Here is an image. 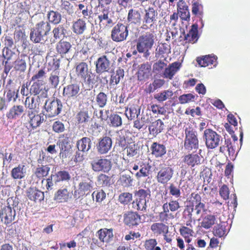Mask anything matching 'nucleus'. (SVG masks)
<instances>
[{"instance_id":"obj_47","label":"nucleus","mask_w":250,"mask_h":250,"mask_svg":"<svg viewBox=\"0 0 250 250\" xmlns=\"http://www.w3.org/2000/svg\"><path fill=\"white\" fill-rule=\"evenodd\" d=\"M173 94L174 93L171 90L167 89L163 90L162 92L155 94L154 95V98L159 102H162L167 99H171Z\"/></svg>"},{"instance_id":"obj_26","label":"nucleus","mask_w":250,"mask_h":250,"mask_svg":"<svg viewBox=\"0 0 250 250\" xmlns=\"http://www.w3.org/2000/svg\"><path fill=\"white\" fill-rule=\"evenodd\" d=\"M99 239L102 242L108 243L111 241L113 238V229L106 228L102 229L97 232Z\"/></svg>"},{"instance_id":"obj_18","label":"nucleus","mask_w":250,"mask_h":250,"mask_svg":"<svg viewBox=\"0 0 250 250\" xmlns=\"http://www.w3.org/2000/svg\"><path fill=\"white\" fill-rule=\"evenodd\" d=\"M56 50L62 57L68 55L72 51V45L70 42L61 39L56 46Z\"/></svg>"},{"instance_id":"obj_5","label":"nucleus","mask_w":250,"mask_h":250,"mask_svg":"<svg viewBox=\"0 0 250 250\" xmlns=\"http://www.w3.org/2000/svg\"><path fill=\"white\" fill-rule=\"evenodd\" d=\"M198 140L196 131L192 127L185 128V139L184 147L188 150L196 149L198 148Z\"/></svg>"},{"instance_id":"obj_15","label":"nucleus","mask_w":250,"mask_h":250,"mask_svg":"<svg viewBox=\"0 0 250 250\" xmlns=\"http://www.w3.org/2000/svg\"><path fill=\"white\" fill-rule=\"evenodd\" d=\"M112 145V140L109 137H103L99 140L97 145V151L101 154H106L111 149Z\"/></svg>"},{"instance_id":"obj_1","label":"nucleus","mask_w":250,"mask_h":250,"mask_svg":"<svg viewBox=\"0 0 250 250\" xmlns=\"http://www.w3.org/2000/svg\"><path fill=\"white\" fill-rule=\"evenodd\" d=\"M155 39V35L150 32L142 33L136 40V49L139 53H143V56L147 58L150 55Z\"/></svg>"},{"instance_id":"obj_10","label":"nucleus","mask_w":250,"mask_h":250,"mask_svg":"<svg viewBox=\"0 0 250 250\" xmlns=\"http://www.w3.org/2000/svg\"><path fill=\"white\" fill-rule=\"evenodd\" d=\"M96 72L97 74H102L108 72L111 67V62L106 55L99 57L95 62Z\"/></svg>"},{"instance_id":"obj_34","label":"nucleus","mask_w":250,"mask_h":250,"mask_svg":"<svg viewBox=\"0 0 250 250\" xmlns=\"http://www.w3.org/2000/svg\"><path fill=\"white\" fill-rule=\"evenodd\" d=\"M129 172L123 171L120 174L119 181L124 187H130L133 186L134 179L130 175Z\"/></svg>"},{"instance_id":"obj_46","label":"nucleus","mask_w":250,"mask_h":250,"mask_svg":"<svg viewBox=\"0 0 250 250\" xmlns=\"http://www.w3.org/2000/svg\"><path fill=\"white\" fill-rule=\"evenodd\" d=\"M52 32L55 39H62L66 37L67 30L63 25H59L53 29Z\"/></svg>"},{"instance_id":"obj_11","label":"nucleus","mask_w":250,"mask_h":250,"mask_svg":"<svg viewBox=\"0 0 250 250\" xmlns=\"http://www.w3.org/2000/svg\"><path fill=\"white\" fill-rule=\"evenodd\" d=\"M91 165L92 169L95 172H108L112 167L111 161L107 159L94 160L91 162Z\"/></svg>"},{"instance_id":"obj_24","label":"nucleus","mask_w":250,"mask_h":250,"mask_svg":"<svg viewBox=\"0 0 250 250\" xmlns=\"http://www.w3.org/2000/svg\"><path fill=\"white\" fill-rule=\"evenodd\" d=\"M178 13L180 15V18L184 21H188L190 18L188 6L186 5L185 2L181 0L177 3Z\"/></svg>"},{"instance_id":"obj_57","label":"nucleus","mask_w":250,"mask_h":250,"mask_svg":"<svg viewBox=\"0 0 250 250\" xmlns=\"http://www.w3.org/2000/svg\"><path fill=\"white\" fill-rule=\"evenodd\" d=\"M124 76V70L119 68L116 71L115 73L112 74L110 82L117 84L120 82L121 79L123 78Z\"/></svg>"},{"instance_id":"obj_17","label":"nucleus","mask_w":250,"mask_h":250,"mask_svg":"<svg viewBox=\"0 0 250 250\" xmlns=\"http://www.w3.org/2000/svg\"><path fill=\"white\" fill-rule=\"evenodd\" d=\"M29 92L31 94H33L35 96H40L43 98L47 96V91L42 82H34L30 86Z\"/></svg>"},{"instance_id":"obj_3","label":"nucleus","mask_w":250,"mask_h":250,"mask_svg":"<svg viewBox=\"0 0 250 250\" xmlns=\"http://www.w3.org/2000/svg\"><path fill=\"white\" fill-rule=\"evenodd\" d=\"M203 137L207 147L209 149L218 147L223 142L222 136L211 129L205 130Z\"/></svg>"},{"instance_id":"obj_23","label":"nucleus","mask_w":250,"mask_h":250,"mask_svg":"<svg viewBox=\"0 0 250 250\" xmlns=\"http://www.w3.org/2000/svg\"><path fill=\"white\" fill-rule=\"evenodd\" d=\"M197 62L201 67H206L213 65L214 67L217 65V57L212 55H206L202 58H197Z\"/></svg>"},{"instance_id":"obj_55","label":"nucleus","mask_w":250,"mask_h":250,"mask_svg":"<svg viewBox=\"0 0 250 250\" xmlns=\"http://www.w3.org/2000/svg\"><path fill=\"white\" fill-rule=\"evenodd\" d=\"M147 202H148L145 201V200H141L140 199L136 198V199L132 203V208L138 210H146L147 207Z\"/></svg>"},{"instance_id":"obj_16","label":"nucleus","mask_w":250,"mask_h":250,"mask_svg":"<svg viewBox=\"0 0 250 250\" xmlns=\"http://www.w3.org/2000/svg\"><path fill=\"white\" fill-rule=\"evenodd\" d=\"M58 144L60 148V157L63 159L66 158L67 156L68 151L71 148L69 138L64 134L61 135Z\"/></svg>"},{"instance_id":"obj_44","label":"nucleus","mask_w":250,"mask_h":250,"mask_svg":"<svg viewBox=\"0 0 250 250\" xmlns=\"http://www.w3.org/2000/svg\"><path fill=\"white\" fill-rule=\"evenodd\" d=\"M127 20L131 23L140 24L142 19L141 13L139 11L130 9L128 13Z\"/></svg>"},{"instance_id":"obj_21","label":"nucleus","mask_w":250,"mask_h":250,"mask_svg":"<svg viewBox=\"0 0 250 250\" xmlns=\"http://www.w3.org/2000/svg\"><path fill=\"white\" fill-rule=\"evenodd\" d=\"M27 114L28 122L33 128L40 126L44 120L43 115L36 114L33 110H28Z\"/></svg>"},{"instance_id":"obj_35","label":"nucleus","mask_w":250,"mask_h":250,"mask_svg":"<svg viewBox=\"0 0 250 250\" xmlns=\"http://www.w3.org/2000/svg\"><path fill=\"white\" fill-rule=\"evenodd\" d=\"M27 195L30 200L35 202H41L44 199L43 192L34 188L28 190Z\"/></svg>"},{"instance_id":"obj_51","label":"nucleus","mask_w":250,"mask_h":250,"mask_svg":"<svg viewBox=\"0 0 250 250\" xmlns=\"http://www.w3.org/2000/svg\"><path fill=\"white\" fill-rule=\"evenodd\" d=\"M140 109L135 106H131L125 110V114L129 120L134 119L136 117L138 118L140 114Z\"/></svg>"},{"instance_id":"obj_6","label":"nucleus","mask_w":250,"mask_h":250,"mask_svg":"<svg viewBox=\"0 0 250 250\" xmlns=\"http://www.w3.org/2000/svg\"><path fill=\"white\" fill-rule=\"evenodd\" d=\"M157 19V11L153 7H149L147 9H145V14L141 27L144 29L150 28L156 23Z\"/></svg>"},{"instance_id":"obj_38","label":"nucleus","mask_w":250,"mask_h":250,"mask_svg":"<svg viewBox=\"0 0 250 250\" xmlns=\"http://www.w3.org/2000/svg\"><path fill=\"white\" fill-rule=\"evenodd\" d=\"M164 127V123L160 119H158L151 123L148 127V130L150 134L156 136L163 131Z\"/></svg>"},{"instance_id":"obj_8","label":"nucleus","mask_w":250,"mask_h":250,"mask_svg":"<svg viewBox=\"0 0 250 250\" xmlns=\"http://www.w3.org/2000/svg\"><path fill=\"white\" fill-rule=\"evenodd\" d=\"M45 116L49 118L54 117L61 111L62 105L60 100L46 101L44 105Z\"/></svg>"},{"instance_id":"obj_14","label":"nucleus","mask_w":250,"mask_h":250,"mask_svg":"<svg viewBox=\"0 0 250 250\" xmlns=\"http://www.w3.org/2000/svg\"><path fill=\"white\" fill-rule=\"evenodd\" d=\"M80 91V86L78 83H71L63 87L62 94L68 101L77 98L79 95Z\"/></svg>"},{"instance_id":"obj_29","label":"nucleus","mask_w":250,"mask_h":250,"mask_svg":"<svg viewBox=\"0 0 250 250\" xmlns=\"http://www.w3.org/2000/svg\"><path fill=\"white\" fill-rule=\"evenodd\" d=\"M41 98L40 96H34L31 98L27 97L25 101V106L29 110H36L38 109L41 102Z\"/></svg>"},{"instance_id":"obj_60","label":"nucleus","mask_w":250,"mask_h":250,"mask_svg":"<svg viewBox=\"0 0 250 250\" xmlns=\"http://www.w3.org/2000/svg\"><path fill=\"white\" fill-rule=\"evenodd\" d=\"M110 178L104 174H100L97 177V184L100 187H106L109 185Z\"/></svg>"},{"instance_id":"obj_7","label":"nucleus","mask_w":250,"mask_h":250,"mask_svg":"<svg viewBox=\"0 0 250 250\" xmlns=\"http://www.w3.org/2000/svg\"><path fill=\"white\" fill-rule=\"evenodd\" d=\"M128 35L127 26L123 23H118L111 31V37L116 42H121L125 40Z\"/></svg>"},{"instance_id":"obj_56","label":"nucleus","mask_w":250,"mask_h":250,"mask_svg":"<svg viewBox=\"0 0 250 250\" xmlns=\"http://www.w3.org/2000/svg\"><path fill=\"white\" fill-rule=\"evenodd\" d=\"M135 195L137 197V198L148 202L151 196L150 191L149 189H140L136 192Z\"/></svg>"},{"instance_id":"obj_49","label":"nucleus","mask_w":250,"mask_h":250,"mask_svg":"<svg viewBox=\"0 0 250 250\" xmlns=\"http://www.w3.org/2000/svg\"><path fill=\"white\" fill-rule=\"evenodd\" d=\"M137 118L134 122L133 126L138 129H140L146 123L149 122V116L147 114H142L140 118L138 117Z\"/></svg>"},{"instance_id":"obj_31","label":"nucleus","mask_w":250,"mask_h":250,"mask_svg":"<svg viewBox=\"0 0 250 250\" xmlns=\"http://www.w3.org/2000/svg\"><path fill=\"white\" fill-rule=\"evenodd\" d=\"M125 222L129 226H137L141 222L140 216L136 212H128L125 217Z\"/></svg>"},{"instance_id":"obj_53","label":"nucleus","mask_w":250,"mask_h":250,"mask_svg":"<svg viewBox=\"0 0 250 250\" xmlns=\"http://www.w3.org/2000/svg\"><path fill=\"white\" fill-rule=\"evenodd\" d=\"M215 220L216 218L214 216L212 215H207L203 219L201 226L206 229H208L215 224Z\"/></svg>"},{"instance_id":"obj_48","label":"nucleus","mask_w":250,"mask_h":250,"mask_svg":"<svg viewBox=\"0 0 250 250\" xmlns=\"http://www.w3.org/2000/svg\"><path fill=\"white\" fill-rule=\"evenodd\" d=\"M165 83V81L163 79H156L150 83L147 88V92L153 93L156 89L161 88Z\"/></svg>"},{"instance_id":"obj_62","label":"nucleus","mask_w":250,"mask_h":250,"mask_svg":"<svg viewBox=\"0 0 250 250\" xmlns=\"http://www.w3.org/2000/svg\"><path fill=\"white\" fill-rule=\"evenodd\" d=\"M107 100V95L102 92H100L96 98V102L100 107H103L106 105Z\"/></svg>"},{"instance_id":"obj_52","label":"nucleus","mask_w":250,"mask_h":250,"mask_svg":"<svg viewBox=\"0 0 250 250\" xmlns=\"http://www.w3.org/2000/svg\"><path fill=\"white\" fill-rule=\"evenodd\" d=\"M78 11L81 13L84 19H88L92 14L90 7L87 4L80 3L78 4Z\"/></svg>"},{"instance_id":"obj_2","label":"nucleus","mask_w":250,"mask_h":250,"mask_svg":"<svg viewBox=\"0 0 250 250\" xmlns=\"http://www.w3.org/2000/svg\"><path fill=\"white\" fill-rule=\"evenodd\" d=\"M50 30V24L47 21H41L31 29L30 40L35 43L43 42L46 40V37Z\"/></svg>"},{"instance_id":"obj_19","label":"nucleus","mask_w":250,"mask_h":250,"mask_svg":"<svg viewBox=\"0 0 250 250\" xmlns=\"http://www.w3.org/2000/svg\"><path fill=\"white\" fill-rule=\"evenodd\" d=\"M93 182L89 179L82 180L78 185V194L81 196L87 195L93 189Z\"/></svg>"},{"instance_id":"obj_27","label":"nucleus","mask_w":250,"mask_h":250,"mask_svg":"<svg viewBox=\"0 0 250 250\" xmlns=\"http://www.w3.org/2000/svg\"><path fill=\"white\" fill-rule=\"evenodd\" d=\"M72 29L76 35H82L87 29L86 23L83 19H77L73 21Z\"/></svg>"},{"instance_id":"obj_37","label":"nucleus","mask_w":250,"mask_h":250,"mask_svg":"<svg viewBox=\"0 0 250 250\" xmlns=\"http://www.w3.org/2000/svg\"><path fill=\"white\" fill-rule=\"evenodd\" d=\"M46 17L50 24L56 25L59 24L62 20V16L60 12L57 11L50 10L47 12Z\"/></svg>"},{"instance_id":"obj_25","label":"nucleus","mask_w":250,"mask_h":250,"mask_svg":"<svg viewBox=\"0 0 250 250\" xmlns=\"http://www.w3.org/2000/svg\"><path fill=\"white\" fill-rule=\"evenodd\" d=\"M15 215V210H13L11 207L7 206L3 208L1 213V221L6 225L9 224L14 220Z\"/></svg>"},{"instance_id":"obj_64","label":"nucleus","mask_w":250,"mask_h":250,"mask_svg":"<svg viewBox=\"0 0 250 250\" xmlns=\"http://www.w3.org/2000/svg\"><path fill=\"white\" fill-rule=\"evenodd\" d=\"M132 199V194L129 192H124L119 196V202L123 204H127Z\"/></svg>"},{"instance_id":"obj_13","label":"nucleus","mask_w":250,"mask_h":250,"mask_svg":"<svg viewBox=\"0 0 250 250\" xmlns=\"http://www.w3.org/2000/svg\"><path fill=\"white\" fill-rule=\"evenodd\" d=\"M173 175V170L169 167L161 168L158 172L156 176L158 182L162 184H166L171 180Z\"/></svg>"},{"instance_id":"obj_54","label":"nucleus","mask_w":250,"mask_h":250,"mask_svg":"<svg viewBox=\"0 0 250 250\" xmlns=\"http://www.w3.org/2000/svg\"><path fill=\"white\" fill-rule=\"evenodd\" d=\"M127 155L129 157H133L138 153L139 146L134 142L129 143L126 147Z\"/></svg>"},{"instance_id":"obj_39","label":"nucleus","mask_w":250,"mask_h":250,"mask_svg":"<svg viewBox=\"0 0 250 250\" xmlns=\"http://www.w3.org/2000/svg\"><path fill=\"white\" fill-rule=\"evenodd\" d=\"M26 167L24 165H19L13 168L11 171V177L14 179H21L26 175Z\"/></svg>"},{"instance_id":"obj_42","label":"nucleus","mask_w":250,"mask_h":250,"mask_svg":"<svg viewBox=\"0 0 250 250\" xmlns=\"http://www.w3.org/2000/svg\"><path fill=\"white\" fill-rule=\"evenodd\" d=\"M71 197V194L66 188L60 189L55 194L54 199L59 202H65Z\"/></svg>"},{"instance_id":"obj_9","label":"nucleus","mask_w":250,"mask_h":250,"mask_svg":"<svg viewBox=\"0 0 250 250\" xmlns=\"http://www.w3.org/2000/svg\"><path fill=\"white\" fill-rule=\"evenodd\" d=\"M150 166L142 162L134 164L132 166V171L130 172L134 174L135 177L139 180L143 177L148 176L149 174Z\"/></svg>"},{"instance_id":"obj_50","label":"nucleus","mask_w":250,"mask_h":250,"mask_svg":"<svg viewBox=\"0 0 250 250\" xmlns=\"http://www.w3.org/2000/svg\"><path fill=\"white\" fill-rule=\"evenodd\" d=\"M24 57L18 58L14 62L13 67L16 70L24 72L26 69V63Z\"/></svg>"},{"instance_id":"obj_20","label":"nucleus","mask_w":250,"mask_h":250,"mask_svg":"<svg viewBox=\"0 0 250 250\" xmlns=\"http://www.w3.org/2000/svg\"><path fill=\"white\" fill-rule=\"evenodd\" d=\"M151 65L147 62L140 65L137 73L138 80L142 81L148 79L151 75Z\"/></svg>"},{"instance_id":"obj_12","label":"nucleus","mask_w":250,"mask_h":250,"mask_svg":"<svg viewBox=\"0 0 250 250\" xmlns=\"http://www.w3.org/2000/svg\"><path fill=\"white\" fill-rule=\"evenodd\" d=\"M98 18L101 27L111 26L113 24L112 13L108 9H103Z\"/></svg>"},{"instance_id":"obj_22","label":"nucleus","mask_w":250,"mask_h":250,"mask_svg":"<svg viewBox=\"0 0 250 250\" xmlns=\"http://www.w3.org/2000/svg\"><path fill=\"white\" fill-rule=\"evenodd\" d=\"M181 66V63L178 62H174L169 64L166 67L163 74V76L165 78L172 79L174 75L179 70Z\"/></svg>"},{"instance_id":"obj_41","label":"nucleus","mask_w":250,"mask_h":250,"mask_svg":"<svg viewBox=\"0 0 250 250\" xmlns=\"http://www.w3.org/2000/svg\"><path fill=\"white\" fill-rule=\"evenodd\" d=\"M91 144V141L89 138L83 137L77 142V146L79 151L85 152L90 149Z\"/></svg>"},{"instance_id":"obj_28","label":"nucleus","mask_w":250,"mask_h":250,"mask_svg":"<svg viewBox=\"0 0 250 250\" xmlns=\"http://www.w3.org/2000/svg\"><path fill=\"white\" fill-rule=\"evenodd\" d=\"M58 9L64 15H71L74 12L73 4L67 0H61Z\"/></svg>"},{"instance_id":"obj_43","label":"nucleus","mask_w":250,"mask_h":250,"mask_svg":"<svg viewBox=\"0 0 250 250\" xmlns=\"http://www.w3.org/2000/svg\"><path fill=\"white\" fill-rule=\"evenodd\" d=\"M198 25L194 24L191 26V29L189 30L188 33L185 36V39L187 42L194 43L198 39Z\"/></svg>"},{"instance_id":"obj_40","label":"nucleus","mask_w":250,"mask_h":250,"mask_svg":"<svg viewBox=\"0 0 250 250\" xmlns=\"http://www.w3.org/2000/svg\"><path fill=\"white\" fill-rule=\"evenodd\" d=\"M51 178L54 180V184H57L60 182L68 181L71 176L69 172L62 170L56 172L55 174H51Z\"/></svg>"},{"instance_id":"obj_36","label":"nucleus","mask_w":250,"mask_h":250,"mask_svg":"<svg viewBox=\"0 0 250 250\" xmlns=\"http://www.w3.org/2000/svg\"><path fill=\"white\" fill-rule=\"evenodd\" d=\"M200 161L201 158L200 156L195 153L188 154L185 155L183 158V162L188 166L192 167L200 164Z\"/></svg>"},{"instance_id":"obj_33","label":"nucleus","mask_w":250,"mask_h":250,"mask_svg":"<svg viewBox=\"0 0 250 250\" xmlns=\"http://www.w3.org/2000/svg\"><path fill=\"white\" fill-rule=\"evenodd\" d=\"M151 153L156 158L161 157L166 153V148L162 144L154 142L150 146Z\"/></svg>"},{"instance_id":"obj_59","label":"nucleus","mask_w":250,"mask_h":250,"mask_svg":"<svg viewBox=\"0 0 250 250\" xmlns=\"http://www.w3.org/2000/svg\"><path fill=\"white\" fill-rule=\"evenodd\" d=\"M110 125L113 127H117L121 126L122 125V119L118 114H111L109 117Z\"/></svg>"},{"instance_id":"obj_58","label":"nucleus","mask_w":250,"mask_h":250,"mask_svg":"<svg viewBox=\"0 0 250 250\" xmlns=\"http://www.w3.org/2000/svg\"><path fill=\"white\" fill-rule=\"evenodd\" d=\"M157 242L155 239L146 240L144 246L146 250H161L160 247L156 246Z\"/></svg>"},{"instance_id":"obj_30","label":"nucleus","mask_w":250,"mask_h":250,"mask_svg":"<svg viewBox=\"0 0 250 250\" xmlns=\"http://www.w3.org/2000/svg\"><path fill=\"white\" fill-rule=\"evenodd\" d=\"M55 69L53 71L49 77V81L53 88H57L60 82V72L58 68L59 67V62L57 60L54 63Z\"/></svg>"},{"instance_id":"obj_63","label":"nucleus","mask_w":250,"mask_h":250,"mask_svg":"<svg viewBox=\"0 0 250 250\" xmlns=\"http://www.w3.org/2000/svg\"><path fill=\"white\" fill-rule=\"evenodd\" d=\"M192 13L195 15L202 16L203 15V6L198 2H193L192 5Z\"/></svg>"},{"instance_id":"obj_32","label":"nucleus","mask_w":250,"mask_h":250,"mask_svg":"<svg viewBox=\"0 0 250 250\" xmlns=\"http://www.w3.org/2000/svg\"><path fill=\"white\" fill-rule=\"evenodd\" d=\"M25 108L21 105H14L7 112L6 116L8 119H17L19 118L24 111Z\"/></svg>"},{"instance_id":"obj_45","label":"nucleus","mask_w":250,"mask_h":250,"mask_svg":"<svg viewBox=\"0 0 250 250\" xmlns=\"http://www.w3.org/2000/svg\"><path fill=\"white\" fill-rule=\"evenodd\" d=\"M151 229L154 234H167L168 231V227L163 223H156L151 226Z\"/></svg>"},{"instance_id":"obj_61","label":"nucleus","mask_w":250,"mask_h":250,"mask_svg":"<svg viewBox=\"0 0 250 250\" xmlns=\"http://www.w3.org/2000/svg\"><path fill=\"white\" fill-rule=\"evenodd\" d=\"M49 170L50 168L48 166H42L36 168L35 174L38 177L41 178L47 176Z\"/></svg>"},{"instance_id":"obj_4","label":"nucleus","mask_w":250,"mask_h":250,"mask_svg":"<svg viewBox=\"0 0 250 250\" xmlns=\"http://www.w3.org/2000/svg\"><path fill=\"white\" fill-rule=\"evenodd\" d=\"M76 72L78 78L85 83H93L94 80L92 78L93 75L86 62L79 63L76 67Z\"/></svg>"}]
</instances>
